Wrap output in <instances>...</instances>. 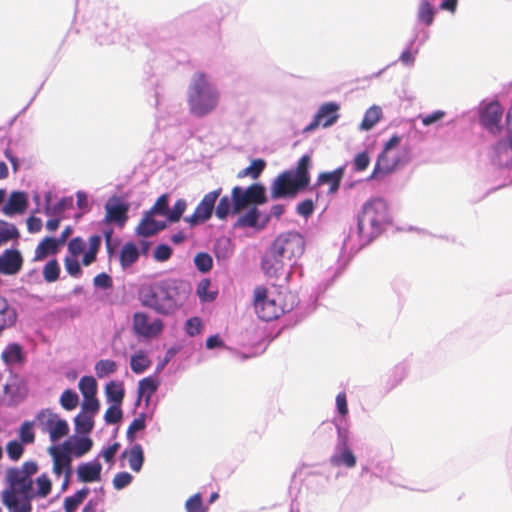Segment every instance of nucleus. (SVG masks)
Here are the masks:
<instances>
[{"instance_id":"obj_1","label":"nucleus","mask_w":512,"mask_h":512,"mask_svg":"<svg viewBox=\"0 0 512 512\" xmlns=\"http://www.w3.org/2000/svg\"><path fill=\"white\" fill-rule=\"evenodd\" d=\"M191 286L179 279H166L149 285H143L138 298L144 307L159 314L168 315L181 308L188 300Z\"/></svg>"},{"instance_id":"obj_2","label":"nucleus","mask_w":512,"mask_h":512,"mask_svg":"<svg viewBox=\"0 0 512 512\" xmlns=\"http://www.w3.org/2000/svg\"><path fill=\"white\" fill-rule=\"evenodd\" d=\"M266 201V190L260 183H253L245 189L235 186L231 191V197L225 195L220 198L215 208V215L218 219L225 220L230 213L236 215L250 205L257 207Z\"/></svg>"},{"instance_id":"obj_3","label":"nucleus","mask_w":512,"mask_h":512,"mask_svg":"<svg viewBox=\"0 0 512 512\" xmlns=\"http://www.w3.org/2000/svg\"><path fill=\"white\" fill-rule=\"evenodd\" d=\"M220 101V93L218 89L212 85L203 72H197L187 91V103L190 113L202 118L212 113L218 106Z\"/></svg>"},{"instance_id":"obj_4","label":"nucleus","mask_w":512,"mask_h":512,"mask_svg":"<svg viewBox=\"0 0 512 512\" xmlns=\"http://www.w3.org/2000/svg\"><path fill=\"white\" fill-rule=\"evenodd\" d=\"M310 165L311 157L305 154L299 159L295 169L279 174L272 183L271 198L294 197L307 188L310 183Z\"/></svg>"},{"instance_id":"obj_5","label":"nucleus","mask_w":512,"mask_h":512,"mask_svg":"<svg viewBox=\"0 0 512 512\" xmlns=\"http://www.w3.org/2000/svg\"><path fill=\"white\" fill-rule=\"evenodd\" d=\"M389 222V207L382 198L370 199L364 203L361 214L358 216V234L366 242L376 238L382 227Z\"/></svg>"},{"instance_id":"obj_6","label":"nucleus","mask_w":512,"mask_h":512,"mask_svg":"<svg viewBox=\"0 0 512 512\" xmlns=\"http://www.w3.org/2000/svg\"><path fill=\"white\" fill-rule=\"evenodd\" d=\"M254 309L258 317L264 321H272L291 310L283 303V295L280 292H269L263 286L254 290Z\"/></svg>"},{"instance_id":"obj_7","label":"nucleus","mask_w":512,"mask_h":512,"mask_svg":"<svg viewBox=\"0 0 512 512\" xmlns=\"http://www.w3.org/2000/svg\"><path fill=\"white\" fill-rule=\"evenodd\" d=\"M272 246L277 253L291 263L304 253L305 241L299 233L287 232L277 236Z\"/></svg>"},{"instance_id":"obj_8","label":"nucleus","mask_w":512,"mask_h":512,"mask_svg":"<svg viewBox=\"0 0 512 512\" xmlns=\"http://www.w3.org/2000/svg\"><path fill=\"white\" fill-rule=\"evenodd\" d=\"M36 420L41 426L42 430L49 432L51 441L55 442L69 433L68 423L60 419L56 413L49 409L41 410L36 415Z\"/></svg>"},{"instance_id":"obj_9","label":"nucleus","mask_w":512,"mask_h":512,"mask_svg":"<svg viewBox=\"0 0 512 512\" xmlns=\"http://www.w3.org/2000/svg\"><path fill=\"white\" fill-rule=\"evenodd\" d=\"M221 191L222 189L218 188L205 194L194 213L191 216L185 217L184 220L191 226H194L210 219L215 208V202L220 196Z\"/></svg>"},{"instance_id":"obj_10","label":"nucleus","mask_w":512,"mask_h":512,"mask_svg":"<svg viewBox=\"0 0 512 512\" xmlns=\"http://www.w3.org/2000/svg\"><path fill=\"white\" fill-rule=\"evenodd\" d=\"M132 327L135 334L149 339L161 334L164 325L161 319H155L150 322L148 314L136 312L133 315Z\"/></svg>"},{"instance_id":"obj_11","label":"nucleus","mask_w":512,"mask_h":512,"mask_svg":"<svg viewBox=\"0 0 512 512\" xmlns=\"http://www.w3.org/2000/svg\"><path fill=\"white\" fill-rule=\"evenodd\" d=\"M340 105L335 102H327L320 106L312 122L304 128V132H310L322 126L327 128L333 125L339 118Z\"/></svg>"},{"instance_id":"obj_12","label":"nucleus","mask_w":512,"mask_h":512,"mask_svg":"<svg viewBox=\"0 0 512 512\" xmlns=\"http://www.w3.org/2000/svg\"><path fill=\"white\" fill-rule=\"evenodd\" d=\"M286 265H291V263L277 253L272 245L262 258L261 262V267L265 275L274 278H278L284 272Z\"/></svg>"},{"instance_id":"obj_13","label":"nucleus","mask_w":512,"mask_h":512,"mask_svg":"<svg viewBox=\"0 0 512 512\" xmlns=\"http://www.w3.org/2000/svg\"><path fill=\"white\" fill-rule=\"evenodd\" d=\"M400 163V158L393 151H382L368 180L392 173Z\"/></svg>"},{"instance_id":"obj_14","label":"nucleus","mask_w":512,"mask_h":512,"mask_svg":"<svg viewBox=\"0 0 512 512\" xmlns=\"http://www.w3.org/2000/svg\"><path fill=\"white\" fill-rule=\"evenodd\" d=\"M105 218L106 223H116L120 227L124 226L128 219L129 205L119 202L118 199H111L105 205Z\"/></svg>"},{"instance_id":"obj_15","label":"nucleus","mask_w":512,"mask_h":512,"mask_svg":"<svg viewBox=\"0 0 512 512\" xmlns=\"http://www.w3.org/2000/svg\"><path fill=\"white\" fill-rule=\"evenodd\" d=\"M7 479L10 483V486L13 489H16L18 493L22 494L27 499V501H29L33 497L32 479L22 474V472H19L18 468H12L8 470Z\"/></svg>"},{"instance_id":"obj_16","label":"nucleus","mask_w":512,"mask_h":512,"mask_svg":"<svg viewBox=\"0 0 512 512\" xmlns=\"http://www.w3.org/2000/svg\"><path fill=\"white\" fill-rule=\"evenodd\" d=\"M23 265L21 253L16 249H7L0 256V273L5 275H15Z\"/></svg>"},{"instance_id":"obj_17","label":"nucleus","mask_w":512,"mask_h":512,"mask_svg":"<svg viewBox=\"0 0 512 512\" xmlns=\"http://www.w3.org/2000/svg\"><path fill=\"white\" fill-rule=\"evenodd\" d=\"M502 108L498 102H491L485 106L481 113V123L491 132L500 131V121L502 118Z\"/></svg>"},{"instance_id":"obj_18","label":"nucleus","mask_w":512,"mask_h":512,"mask_svg":"<svg viewBox=\"0 0 512 512\" xmlns=\"http://www.w3.org/2000/svg\"><path fill=\"white\" fill-rule=\"evenodd\" d=\"M64 450L60 451L56 448H50V453L53 456V472L60 476L62 473H67V471L71 472V456L70 452L72 451L69 446V442L64 443Z\"/></svg>"},{"instance_id":"obj_19","label":"nucleus","mask_w":512,"mask_h":512,"mask_svg":"<svg viewBox=\"0 0 512 512\" xmlns=\"http://www.w3.org/2000/svg\"><path fill=\"white\" fill-rule=\"evenodd\" d=\"M18 320L16 308L9 301L0 295V337L2 334L14 327Z\"/></svg>"},{"instance_id":"obj_20","label":"nucleus","mask_w":512,"mask_h":512,"mask_svg":"<svg viewBox=\"0 0 512 512\" xmlns=\"http://www.w3.org/2000/svg\"><path fill=\"white\" fill-rule=\"evenodd\" d=\"M28 206L27 195L24 192H12L2 211L7 216L21 214Z\"/></svg>"},{"instance_id":"obj_21","label":"nucleus","mask_w":512,"mask_h":512,"mask_svg":"<svg viewBox=\"0 0 512 512\" xmlns=\"http://www.w3.org/2000/svg\"><path fill=\"white\" fill-rule=\"evenodd\" d=\"M344 177V168L339 167L331 172L320 173L317 178V185H329V193L335 194L339 188L341 181Z\"/></svg>"},{"instance_id":"obj_22","label":"nucleus","mask_w":512,"mask_h":512,"mask_svg":"<svg viewBox=\"0 0 512 512\" xmlns=\"http://www.w3.org/2000/svg\"><path fill=\"white\" fill-rule=\"evenodd\" d=\"M102 466L99 462L83 463L78 466L77 475L81 482L90 483L99 481Z\"/></svg>"},{"instance_id":"obj_23","label":"nucleus","mask_w":512,"mask_h":512,"mask_svg":"<svg viewBox=\"0 0 512 512\" xmlns=\"http://www.w3.org/2000/svg\"><path fill=\"white\" fill-rule=\"evenodd\" d=\"M153 215L154 214L150 213L149 211L145 214L136 229L139 235L149 237L165 228V224L156 221L153 218Z\"/></svg>"},{"instance_id":"obj_24","label":"nucleus","mask_w":512,"mask_h":512,"mask_svg":"<svg viewBox=\"0 0 512 512\" xmlns=\"http://www.w3.org/2000/svg\"><path fill=\"white\" fill-rule=\"evenodd\" d=\"M59 250V245L55 238L45 237L35 248L33 261H43L50 255H55Z\"/></svg>"},{"instance_id":"obj_25","label":"nucleus","mask_w":512,"mask_h":512,"mask_svg":"<svg viewBox=\"0 0 512 512\" xmlns=\"http://www.w3.org/2000/svg\"><path fill=\"white\" fill-rule=\"evenodd\" d=\"M496 159L500 166L512 164V136L499 141L495 146Z\"/></svg>"},{"instance_id":"obj_26","label":"nucleus","mask_w":512,"mask_h":512,"mask_svg":"<svg viewBox=\"0 0 512 512\" xmlns=\"http://www.w3.org/2000/svg\"><path fill=\"white\" fill-rule=\"evenodd\" d=\"M1 358L6 365L23 363L25 361L22 346L18 343L8 344L2 351Z\"/></svg>"},{"instance_id":"obj_27","label":"nucleus","mask_w":512,"mask_h":512,"mask_svg":"<svg viewBox=\"0 0 512 512\" xmlns=\"http://www.w3.org/2000/svg\"><path fill=\"white\" fill-rule=\"evenodd\" d=\"M123 458H127L129 467L134 472H139L144 462V452L140 444H135L129 450L122 453Z\"/></svg>"},{"instance_id":"obj_28","label":"nucleus","mask_w":512,"mask_h":512,"mask_svg":"<svg viewBox=\"0 0 512 512\" xmlns=\"http://www.w3.org/2000/svg\"><path fill=\"white\" fill-rule=\"evenodd\" d=\"M260 211L257 207H251L246 213L240 215L234 224L235 228H258L262 229L264 224L258 225L260 218Z\"/></svg>"},{"instance_id":"obj_29","label":"nucleus","mask_w":512,"mask_h":512,"mask_svg":"<svg viewBox=\"0 0 512 512\" xmlns=\"http://www.w3.org/2000/svg\"><path fill=\"white\" fill-rule=\"evenodd\" d=\"M139 258V251L136 245L132 242H128L123 245L120 252V264L122 268H128L133 265Z\"/></svg>"},{"instance_id":"obj_30","label":"nucleus","mask_w":512,"mask_h":512,"mask_svg":"<svg viewBox=\"0 0 512 512\" xmlns=\"http://www.w3.org/2000/svg\"><path fill=\"white\" fill-rule=\"evenodd\" d=\"M105 394L108 402L121 405L125 395L123 383L115 381L109 382L105 387Z\"/></svg>"},{"instance_id":"obj_31","label":"nucleus","mask_w":512,"mask_h":512,"mask_svg":"<svg viewBox=\"0 0 512 512\" xmlns=\"http://www.w3.org/2000/svg\"><path fill=\"white\" fill-rule=\"evenodd\" d=\"M356 462L357 461L355 455L346 444H344V447L339 454L333 455L331 457V463L335 466L344 465L348 468H352L356 465Z\"/></svg>"},{"instance_id":"obj_32","label":"nucleus","mask_w":512,"mask_h":512,"mask_svg":"<svg viewBox=\"0 0 512 512\" xmlns=\"http://www.w3.org/2000/svg\"><path fill=\"white\" fill-rule=\"evenodd\" d=\"M265 167H266L265 160H263L261 158L254 159L251 161V164L248 167L240 170L237 173V178L242 179L244 177L249 176L253 180H256L261 175V173L263 172Z\"/></svg>"},{"instance_id":"obj_33","label":"nucleus","mask_w":512,"mask_h":512,"mask_svg":"<svg viewBox=\"0 0 512 512\" xmlns=\"http://www.w3.org/2000/svg\"><path fill=\"white\" fill-rule=\"evenodd\" d=\"M158 387L157 382L152 377H146L139 382L138 386V399L137 403L140 402L141 398L145 396L148 402L151 396L156 392Z\"/></svg>"},{"instance_id":"obj_34","label":"nucleus","mask_w":512,"mask_h":512,"mask_svg":"<svg viewBox=\"0 0 512 512\" xmlns=\"http://www.w3.org/2000/svg\"><path fill=\"white\" fill-rule=\"evenodd\" d=\"M382 112L378 106L370 107L364 115V118L360 124V128L362 130H370L372 129L381 119Z\"/></svg>"},{"instance_id":"obj_35","label":"nucleus","mask_w":512,"mask_h":512,"mask_svg":"<svg viewBox=\"0 0 512 512\" xmlns=\"http://www.w3.org/2000/svg\"><path fill=\"white\" fill-rule=\"evenodd\" d=\"M151 365V361L143 351H138L131 356L130 366L134 373L140 374L147 370Z\"/></svg>"},{"instance_id":"obj_36","label":"nucleus","mask_w":512,"mask_h":512,"mask_svg":"<svg viewBox=\"0 0 512 512\" xmlns=\"http://www.w3.org/2000/svg\"><path fill=\"white\" fill-rule=\"evenodd\" d=\"M89 494L88 488H82L77 491L74 495L66 497L64 500V510L65 512H74L77 507L84 501V499Z\"/></svg>"},{"instance_id":"obj_37","label":"nucleus","mask_w":512,"mask_h":512,"mask_svg":"<svg viewBox=\"0 0 512 512\" xmlns=\"http://www.w3.org/2000/svg\"><path fill=\"white\" fill-rule=\"evenodd\" d=\"M20 236L15 225L0 220V245L10 240L18 239Z\"/></svg>"},{"instance_id":"obj_38","label":"nucleus","mask_w":512,"mask_h":512,"mask_svg":"<svg viewBox=\"0 0 512 512\" xmlns=\"http://www.w3.org/2000/svg\"><path fill=\"white\" fill-rule=\"evenodd\" d=\"M75 429L79 434H87L89 433L94 426V421L92 415H88L86 413L78 414L75 419Z\"/></svg>"},{"instance_id":"obj_39","label":"nucleus","mask_w":512,"mask_h":512,"mask_svg":"<svg viewBox=\"0 0 512 512\" xmlns=\"http://www.w3.org/2000/svg\"><path fill=\"white\" fill-rule=\"evenodd\" d=\"M78 387L83 398L95 396L97 393V382L92 376H83L78 383Z\"/></svg>"},{"instance_id":"obj_40","label":"nucleus","mask_w":512,"mask_h":512,"mask_svg":"<svg viewBox=\"0 0 512 512\" xmlns=\"http://www.w3.org/2000/svg\"><path fill=\"white\" fill-rule=\"evenodd\" d=\"M43 278L46 282L52 283L59 279L60 266L56 259L47 262L43 268Z\"/></svg>"},{"instance_id":"obj_41","label":"nucleus","mask_w":512,"mask_h":512,"mask_svg":"<svg viewBox=\"0 0 512 512\" xmlns=\"http://www.w3.org/2000/svg\"><path fill=\"white\" fill-rule=\"evenodd\" d=\"M194 264L200 272L207 273L212 269L213 260L208 253L200 252L195 255Z\"/></svg>"},{"instance_id":"obj_42","label":"nucleus","mask_w":512,"mask_h":512,"mask_svg":"<svg viewBox=\"0 0 512 512\" xmlns=\"http://www.w3.org/2000/svg\"><path fill=\"white\" fill-rule=\"evenodd\" d=\"M79 397L76 392L71 389H66L60 397V404L65 410H73L77 407Z\"/></svg>"},{"instance_id":"obj_43","label":"nucleus","mask_w":512,"mask_h":512,"mask_svg":"<svg viewBox=\"0 0 512 512\" xmlns=\"http://www.w3.org/2000/svg\"><path fill=\"white\" fill-rule=\"evenodd\" d=\"M17 493L18 491L12 487L2 492V502L10 512L16 511L21 505L18 503Z\"/></svg>"},{"instance_id":"obj_44","label":"nucleus","mask_w":512,"mask_h":512,"mask_svg":"<svg viewBox=\"0 0 512 512\" xmlns=\"http://www.w3.org/2000/svg\"><path fill=\"white\" fill-rule=\"evenodd\" d=\"M434 18V9L428 1L421 2L418 9V19L420 22L430 25Z\"/></svg>"},{"instance_id":"obj_45","label":"nucleus","mask_w":512,"mask_h":512,"mask_svg":"<svg viewBox=\"0 0 512 512\" xmlns=\"http://www.w3.org/2000/svg\"><path fill=\"white\" fill-rule=\"evenodd\" d=\"M116 369V363L109 359L100 360L95 365V371L99 378H103L111 373H114Z\"/></svg>"},{"instance_id":"obj_46","label":"nucleus","mask_w":512,"mask_h":512,"mask_svg":"<svg viewBox=\"0 0 512 512\" xmlns=\"http://www.w3.org/2000/svg\"><path fill=\"white\" fill-rule=\"evenodd\" d=\"M211 282L209 279H203L197 286V295L201 301H213L216 298L217 292H209Z\"/></svg>"},{"instance_id":"obj_47","label":"nucleus","mask_w":512,"mask_h":512,"mask_svg":"<svg viewBox=\"0 0 512 512\" xmlns=\"http://www.w3.org/2000/svg\"><path fill=\"white\" fill-rule=\"evenodd\" d=\"M19 437L23 444H31L35 441V433L33 431V423L25 421L19 428Z\"/></svg>"},{"instance_id":"obj_48","label":"nucleus","mask_w":512,"mask_h":512,"mask_svg":"<svg viewBox=\"0 0 512 512\" xmlns=\"http://www.w3.org/2000/svg\"><path fill=\"white\" fill-rule=\"evenodd\" d=\"M186 512H206L200 493L191 496L185 503Z\"/></svg>"},{"instance_id":"obj_49","label":"nucleus","mask_w":512,"mask_h":512,"mask_svg":"<svg viewBox=\"0 0 512 512\" xmlns=\"http://www.w3.org/2000/svg\"><path fill=\"white\" fill-rule=\"evenodd\" d=\"M145 428V416L141 414L138 418H135L129 425L126 436L130 442L135 440V433Z\"/></svg>"},{"instance_id":"obj_50","label":"nucleus","mask_w":512,"mask_h":512,"mask_svg":"<svg viewBox=\"0 0 512 512\" xmlns=\"http://www.w3.org/2000/svg\"><path fill=\"white\" fill-rule=\"evenodd\" d=\"M93 442L90 438L84 437L76 440L73 453L76 457H81L88 453L92 448Z\"/></svg>"},{"instance_id":"obj_51","label":"nucleus","mask_w":512,"mask_h":512,"mask_svg":"<svg viewBox=\"0 0 512 512\" xmlns=\"http://www.w3.org/2000/svg\"><path fill=\"white\" fill-rule=\"evenodd\" d=\"M64 266L68 274L72 277L77 278L81 276L82 270L77 257L66 256L64 259Z\"/></svg>"},{"instance_id":"obj_52","label":"nucleus","mask_w":512,"mask_h":512,"mask_svg":"<svg viewBox=\"0 0 512 512\" xmlns=\"http://www.w3.org/2000/svg\"><path fill=\"white\" fill-rule=\"evenodd\" d=\"M22 442H18L16 440L9 441L6 445V452L10 459L13 461H17L21 458L24 448L22 446Z\"/></svg>"},{"instance_id":"obj_53","label":"nucleus","mask_w":512,"mask_h":512,"mask_svg":"<svg viewBox=\"0 0 512 512\" xmlns=\"http://www.w3.org/2000/svg\"><path fill=\"white\" fill-rule=\"evenodd\" d=\"M121 405L113 404L105 412V421L108 424H116L122 419Z\"/></svg>"},{"instance_id":"obj_54","label":"nucleus","mask_w":512,"mask_h":512,"mask_svg":"<svg viewBox=\"0 0 512 512\" xmlns=\"http://www.w3.org/2000/svg\"><path fill=\"white\" fill-rule=\"evenodd\" d=\"M152 214H159L167 216L169 212L168 196L166 194L161 195L155 202L154 206L149 211Z\"/></svg>"},{"instance_id":"obj_55","label":"nucleus","mask_w":512,"mask_h":512,"mask_svg":"<svg viewBox=\"0 0 512 512\" xmlns=\"http://www.w3.org/2000/svg\"><path fill=\"white\" fill-rule=\"evenodd\" d=\"M36 484L38 486L37 495L40 497H46L51 492L52 483L46 474L40 475L36 479Z\"/></svg>"},{"instance_id":"obj_56","label":"nucleus","mask_w":512,"mask_h":512,"mask_svg":"<svg viewBox=\"0 0 512 512\" xmlns=\"http://www.w3.org/2000/svg\"><path fill=\"white\" fill-rule=\"evenodd\" d=\"M186 209V201L184 199H178L171 211L168 212V220L171 222H177L183 215Z\"/></svg>"},{"instance_id":"obj_57","label":"nucleus","mask_w":512,"mask_h":512,"mask_svg":"<svg viewBox=\"0 0 512 512\" xmlns=\"http://www.w3.org/2000/svg\"><path fill=\"white\" fill-rule=\"evenodd\" d=\"M133 480V477L128 472H119L113 478V486L117 490H121L128 486Z\"/></svg>"},{"instance_id":"obj_58","label":"nucleus","mask_w":512,"mask_h":512,"mask_svg":"<svg viewBox=\"0 0 512 512\" xmlns=\"http://www.w3.org/2000/svg\"><path fill=\"white\" fill-rule=\"evenodd\" d=\"M172 254V249L170 246L166 244H160L158 245L153 253V257L156 261L164 262L167 261Z\"/></svg>"},{"instance_id":"obj_59","label":"nucleus","mask_w":512,"mask_h":512,"mask_svg":"<svg viewBox=\"0 0 512 512\" xmlns=\"http://www.w3.org/2000/svg\"><path fill=\"white\" fill-rule=\"evenodd\" d=\"M85 249V242L80 237H75L71 239L68 243V251L70 252L72 257H77L80 255Z\"/></svg>"},{"instance_id":"obj_60","label":"nucleus","mask_w":512,"mask_h":512,"mask_svg":"<svg viewBox=\"0 0 512 512\" xmlns=\"http://www.w3.org/2000/svg\"><path fill=\"white\" fill-rule=\"evenodd\" d=\"M99 401L95 396H89L87 398H83L82 402V410L84 412H89L91 415L95 414L99 410Z\"/></svg>"},{"instance_id":"obj_61","label":"nucleus","mask_w":512,"mask_h":512,"mask_svg":"<svg viewBox=\"0 0 512 512\" xmlns=\"http://www.w3.org/2000/svg\"><path fill=\"white\" fill-rule=\"evenodd\" d=\"M94 286L102 289H110L113 286V280L107 273H100L93 279Z\"/></svg>"},{"instance_id":"obj_62","label":"nucleus","mask_w":512,"mask_h":512,"mask_svg":"<svg viewBox=\"0 0 512 512\" xmlns=\"http://www.w3.org/2000/svg\"><path fill=\"white\" fill-rule=\"evenodd\" d=\"M370 163V157L367 152L358 153L353 161L355 171L365 170Z\"/></svg>"},{"instance_id":"obj_63","label":"nucleus","mask_w":512,"mask_h":512,"mask_svg":"<svg viewBox=\"0 0 512 512\" xmlns=\"http://www.w3.org/2000/svg\"><path fill=\"white\" fill-rule=\"evenodd\" d=\"M297 213L304 217H309L314 211V202L311 199H306L297 205Z\"/></svg>"},{"instance_id":"obj_64","label":"nucleus","mask_w":512,"mask_h":512,"mask_svg":"<svg viewBox=\"0 0 512 512\" xmlns=\"http://www.w3.org/2000/svg\"><path fill=\"white\" fill-rule=\"evenodd\" d=\"M202 328V323L200 318L193 317L187 320L186 322V333L190 336H195L200 333Z\"/></svg>"}]
</instances>
